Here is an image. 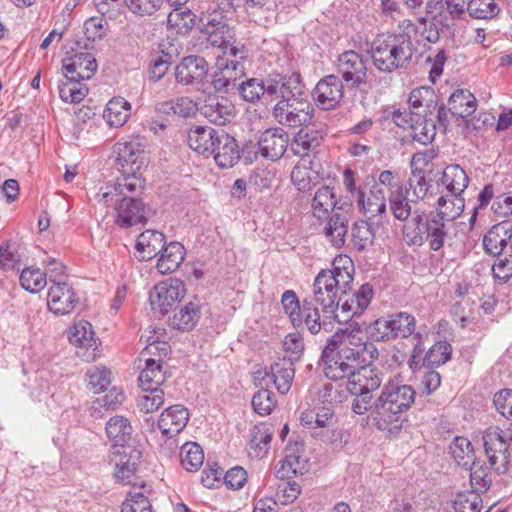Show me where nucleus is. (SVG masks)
Segmentation results:
<instances>
[{
  "label": "nucleus",
  "instance_id": "nucleus-1",
  "mask_svg": "<svg viewBox=\"0 0 512 512\" xmlns=\"http://www.w3.org/2000/svg\"><path fill=\"white\" fill-rule=\"evenodd\" d=\"M446 198L439 197L436 211L425 213L414 209L412 218L403 227V239L408 246H421L425 241L433 251H439L451 239V231L455 230L454 218L461 214L453 213L447 208Z\"/></svg>",
  "mask_w": 512,
  "mask_h": 512
},
{
  "label": "nucleus",
  "instance_id": "nucleus-2",
  "mask_svg": "<svg viewBox=\"0 0 512 512\" xmlns=\"http://www.w3.org/2000/svg\"><path fill=\"white\" fill-rule=\"evenodd\" d=\"M354 270V263L349 256H336L331 269L321 270L315 277L313 295L304 299L320 306L325 318H337V293L341 291L346 295L353 282Z\"/></svg>",
  "mask_w": 512,
  "mask_h": 512
},
{
  "label": "nucleus",
  "instance_id": "nucleus-3",
  "mask_svg": "<svg viewBox=\"0 0 512 512\" xmlns=\"http://www.w3.org/2000/svg\"><path fill=\"white\" fill-rule=\"evenodd\" d=\"M415 398L416 391L411 385L395 380L386 382L375 399L374 421L377 428L382 431L400 429Z\"/></svg>",
  "mask_w": 512,
  "mask_h": 512
},
{
  "label": "nucleus",
  "instance_id": "nucleus-4",
  "mask_svg": "<svg viewBox=\"0 0 512 512\" xmlns=\"http://www.w3.org/2000/svg\"><path fill=\"white\" fill-rule=\"evenodd\" d=\"M415 52L412 39L391 33L378 35L370 49L373 65L383 73L407 69Z\"/></svg>",
  "mask_w": 512,
  "mask_h": 512
},
{
  "label": "nucleus",
  "instance_id": "nucleus-5",
  "mask_svg": "<svg viewBox=\"0 0 512 512\" xmlns=\"http://www.w3.org/2000/svg\"><path fill=\"white\" fill-rule=\"evenodd\" d=\"M314 106L305 95L279 100L272 108L275 121L288 128H298L311 123L314 116Z\"/></svg>",
  "mask_w": 512,
  "mask_h": 512
},
{
  "label": "nucleus",
  "instance_id": "nucleus-6",
  "mask_svg": "<svg viewBox=\"0 0 512 512\" xmlns=\"http://www.w3.org/2000/svg\"><path fill=\"white\" fill-rule=\"evenodd\" d=\"M482 440L490 468L498 475L508 473L512 450L504 430L491 426L485 430Z\"/></svg>",
  "mask_w": 512,
  "mask_h": 512
},
{
  "label": "nucleus",
  "instance_id": "nucleus-7",
  "mask_svg": "<svg viewBox=\"0 0 512 512\" xmlns=\"http://www.w3.org/2000/svg\"><path fill=\"white\" fill-rule=\"evenodd\" d=\"M183 281L169 278L154 286L149 295V301L154 313L166 315L185 295Z\"/></svg>",
  "mask_w": 512,
  "mask_h": 512
},
{
  "label": "nucleus",
  "instance_id": "nucleus-8",
  "mask_svg": "<svg viewBox=\"0 0 512 512\" xmlns=\"http://www.w3.org/2000/svg\"><path fill=\"white\" fill-rule=\"evenodd\" d=\"M114 153L117 169L122 175L120 178L139 177L140 170L146 167L145 152L137 142H118L115 144Z\"/></svg>",
  "mask_w": 512,
  "mask_h": 512
},
{
  "label": "nucleus",
  "instance_id": "nucleus-9",
  "mask_svg": "<svg viewBox=\"0 0 512 512\" xmlns=\"http://www.w3.org/2000/svg\"><path fill=\"white\" fill-rule=\"evenodd\" d=\"M337 72L351 88H359L367 82L365 62L356 51H345L339 56Z\"/></svg>",
  "mask_w": 512,
  "mask_h": 512
},
{
  "label": "nucleus",
  "instance_id": "nucleus-10",
  "mask_svg": "<svg viewBox=\"0 0 512 512\" xmlns=\"http://www.w3.org/2000/svg\"><path fill=\"white\" fill-rule=\"evenodd\" d=\"M145 188V180L141 177L132 178H117L114 184H107L101 187L100 191L96 193L95 199L104 204L105 206H114L116 210L117 203L127 191L129 194H137L142 192Z\"/></svg>",
  "mask_w": 512,
  "mask_h": 512
},
{
  "label": "nucleus",
  "instance_id": "nucleus-11",
  "mask_svg": "<svg viewBox=\"0 0 512 512\" xmlns=\"http://www.w3.org/2000/svg\"><path fill=\"white\" fill-rule=\"evenodd\" d=\"M306 94V86L298 72L291 74L272 73L268 76V95L283 99Z\"/></svg>",
  "mask_w": 512,
  "mask_h": 512
},
{
  "label": "nucleus",
  "instance_id": "nucleus-12",
  "mask_svg": "<svg viewBox=\"0 0 512 512\" xmlns=\"http://www.w3.org/2000/svg\"><path fill=\"white\" fill-rule=\"evenodd\" d=\"M313 99L323 110H333L344 97L342 81L336 75H327L320 79L312 92Z\"/></svg>",
  "mask_w": 512,
  "mask_h": 512
},
{
  "label": "nucleus",
  "instance_id": "nucleus-13",
  "mask_svg": "<svg viewBox=\"0 0 512 512\" xmlns=\"http://www.w3.org/2000/svg\"><path fill=\"white\" fill-rule=\"evenodd\" d=\"M257 145L262 157L271 161H278L287 151L290 145V137L282 127L269 128L260 134Z\"/></svg>",
  "mask_w": 512,
  "mask_h": 512
},
{
  "label": "nucleus",
  "instance_id": "nucleus-14",
  "mask_svg": "<svg viewBox=\"0 0 512 512\" xmlns=\"http://www.w3.org/2000/svg\"><path fill=\"white\" fill-rule=\"evenodd\" d=\"M385 378L383 369L374 365H363L357 367L346 383L347 391H360L362 393L373 394L378 390Z\"/></svg>",
  "mask_w": 512,
  "mask_h": 512
},
{
  "label": "nucleus",
  "instance_id": "nucleus-15",
  "mask_svg": "<svg viewBox=\"0 0 512 512\" xmlns=\"http://www.w3.org/2000/svg\"><path fill=\"white\" fill-rule=\"evenodd\" d=\"M198 110L204 118L216 125H225L235 117L232 101L216 94L206 96Z\"/></svg>",
  "mask_w": 512,
  "mask_h": 512
},
{
  "label": "nucleus",
  "instance_id": "nucleus-16",
  "mask_svg": "<svg viewBox=\"0 0 512 512\" xmlns=\"http://www.w3.org/2000/svg\"><path fill=\"white\" fill-rule=\"evenodd\" d=\"M209 71L208 62L204 57L189 55L175 67V79L182 85H197L204 82Z\"/></svg>",
  "mask_w": 512,
  "mask_h": 512
},
{
  "label": "nucleus",
  "instance_id": "nucleus-17",
  "mask_svg": "<svg viewBox=\"0 0 512 512\" xmlns=\"http://www.w3.org/2000/svg\"><path fill=\"white\" fill-rule=\"evenodd\" d=\"M116 206V223L122 228H128L139 223H145L146 207L136 194H129L127 191L120 198Z\"/></svg>",
  "mask_w": 512,
  "mask_h": 512
},
{
  "label": "nucleus",
  "instance_id": "nucleus-18",
  "mask_svg": "<svg viewBox=\"0 0 512 512\" xmlns=\"http://www.w3.org/2000/svg\"><path fill=\"white\" fill-rule=\"evenodd\" d=\"M69 342L77 347L78 357L89 362L95 360L97 356L98 343L94 337L92 325L87 321L76 323L69 331Z\"/></svg>",
  "mask_w": 512,
  "mask_h": 512
},
{
  "label": "nucleus",
  "instance_id": "nucleus-19",
  "mask_svg": "<svg viewBox=\"0 0 512 512\" xmlns=\"http://www.w3.org/2000/svg\"><path fill=\"white\" fill-rule=\"evenodd\" d=\"M62 70L65 79L89 80L97 71V62L90 53H75L62 60Z\"/></svg>",
  "mask_w": 512,
  "mask_h": 512
},
{
  "label": "nucleus",
  "instance_id": "nucleus-20",
  "mask_svg": "<svg viewBox=\"0 0 512 512\" xmlns=\"http://www.w3.org/2000/svg\"><path fill=\"white\" fill-rule=\"evenodd\" d=\"M483 246L489 255L512 254V225L508 221L494 225L485 234Z\"/></svg>",
  "mask_w": 512,
  "mask_h": 512
},
{
  "label": "nucleus",
  "instance_id": "nucleus-21",
  "mask_svg": "<svg viewBox=\"0 0 512 512\" xmlns=\"http://www.w3.org/2000/svg\"><path fill=\"white\" fill-rule=\"evenodd\" d=\"M216 69L212 78V86L217 92L229 93L236 90L246 76L245 65L237 62L229 65L227 61L224 64L223 60H216Z\"/></svg>",
  "mask_w": 512,
  "mask_h": 512
},
{
  "label": "nucleus",
  "instance_id": "nucleus-22",
  "mask_svg": "<svg viewBox=\"0 0 512 512\" xmlns=\"http://www.w3.org/2000/svg\"><path fill=\"white\" fill-rule=\"evenodd\" d=\"M78 303L73 288L66 282L53 284L48 291L47 304L51 312L57 315L70 313Z\"/></svg>",
  "mask_w": 512,
  "mask_h": 512
},
{
  "label": "nucleus",
  "instance_id": "nucleus-23",
  "mask_svg": "<svg viewBox=\"0 0 512 512\" xmlns=\"http://www.w3.org/2000/svg\"><path fill=\"white\" fill-rule=\"evenodd\" d=\"M216 164L221 168H231L240 159V150L236 139L221 129L218 137L212 146Z\"/></svg>",
  "mask_w": 512,
  "mask_h": 512
},
{
  "label": "nucleus",
  "instance_id": "nucleus-24",
  "mask_svg": "<svg viewBox=\"0 0 512 512\" xmlns=\"http://www.w3.org/2000/svg\"><path fill=\"white\" fill-rule=\"evenodd\" d=\"M295 375V368L291 357L282 358L270 366L265 373L263 380L266 384L273 383L281 394H286L291 386Z\"/></svg>",
  "mask_w": 512,
  "mask_h": 512
},
{
  "label": "nucleus",
  "instance_id": "nucleus-25",
  "mask_svg": "<svg viewBox=\"0 0 512 512\" xmlns=\"http://www.w3.org/2000/svg\"><path fill=\"white\" fill-rule=\"evenodd\" d=\"M189 412L183 405L177 404L164 410L158 420L162 435L177 436L187 425Z\"/></svg>",
  "mask_w": 512,
  "mask_h": 512
},
{
  "label": "nucleus",
  "instance_id": "nucleus-26",
  "mask_svg": "<svg viewBox=\"0 0 512 512\" xmlns=\"http://www.w3.org/2000/svg\"><path fill=\"white\" fill-rule=\"evenodd\" d=\"M304 443H289L285 449V457L280 461L281 467L277 471L280 478L290 477L291 475L303 474L307 469V459L302 455Z\"/></svg>",
  "mask_w": 512,
  "mask_h": 512
},
{
  "label": "nucleus",
  "instance_id": "nucleus-27",
  "mask_svg": "<svg viewBox=\"0 0 512 512\" xmlns=\"http://www.w3.org/2000/svg\"><path fill=\"white\" fill-rule=\"evenodd\" d=\"M441 182L450 192L451 197H455V200L458 201V211L462 212L464 203L460 196L469 183L465 170L458 164L448 165L443 171Z\"/></svg>",
  "mask_w": 512,
  "mask_h": 512
},
{
  "label": "nucleus",
  "instance_id": "nucleus-28",
  "mask_svg": "<svg viewBox=\"0 0 512 512\" xmlns=\"http://www.w3.org/2000/svg\"><path fill=\"white\" fill-rule=\"evenodd\" d=\"M321 359L324 363L325 376L333 381L348 379L355 370L350 362L342 360L338 354L334 353V348L329 342L322 351Z\"/></svg>",
  "mask_w": 512,
  "mask_h": 512
},
{
  "label": "nucleus",
  "instance_id": "nucleus-29",
  "mask_svg": "<svg viewBox=\"0 0 512 512\" xmlns=\"http://www.w3.org/2000/svg\"><path fill=\"white\" fill-rule=\"evenodd\" d=\"M221 129L210 126H193L187 135L188 146L198 154L211 156L212 146L215 143Z\"/></svg>",
  "mask_w": 512,
  "mask_h": 512
},
{
  "label": "nucleus",
  "instance_id": "nucleus-30",
  "mask_svg": "<svg viewBox=\"0 0 512 512\" xmlns=\"http://www.w3.org/2000/svg\"><path fill=\"white\" fill-rule=\"evenodd\" d=\"M357 202L369 219L386 217V197L379 185L376 184L371 187L367 198L362 190H358Z\"/></svg>",
  "mask_w": 512,
  "mask_h": 512
},
{
  "label": "nucleus",
  "instance_id": "nucleus-31",
  "mask_svg": "<svg viewBox=\"0 0 512 512\" xmlns=\"http://www.w3.org/2000/svg\"><path fill=\"white\" fill-rule=\"evenodd\" d=\"M166 245L165 236L157 230H146L136 241L137 257L141 261H148L157 256Z\"/></svg>",
  "mask_w": 512,
  "mask_h": 512
},
{
  "label": "nucleus",
  "instance_id": "nucleus-32",
  "mask_svg": "<svg viewBox=\"0 0 512 512\" xmlns=\"http://www.w3.org/2000/svg\"><path fill=\"white\" fill-rule=\"evenodd\" d=\"M299 318L301 323L292 326L296 329L306 327L312 335H317L321 330L329 331V326L332 323V319L324 316L321 318L318 307L312 304L311 300L305 299L302 300V310Z\"/></svg>",
  "mask_w": 512,
  "mask_h": 512
},
{
  "label": "nucleus",
  "instance_id": "nucleus-33",
  "mask_svg": "<svg viewBox=\"0 0 512 512\" xmlns=\"http://www.w3.org/2000/svg\"><path fill=\"white\" fill-rule=\"evenodd\" d=\"M132 432V425L129 419L124 416L111 417L105 425V433L112 443V449L130 446Z\"/></svg>",
  "mask_w": 512,
  "mask_h": 512
},
{
  "label": "nucleus",
  "instance_id": "nucleus-34",
  "mask_svg": "<svg viewBox=\"0 0 512 512\" xmlns=\"http://www.w3.org/2000/svg\"><path fill=\"white\" fill-rule=\"evenodd\" d=\"M221 13H211L201 18L203 31L208 35V41L213 45V40L232 39L235 37L234 28L227 24Z\"/></svg>",
  "mask_w": 512,
  "mask_h": 512
},
{
  "label": "nucleus",
  "instance_id": "nucleus-35",
  "mask_svg": "<svg viewBox=\"0 0 512 512\" xmlns=\"http://www.w3.org/2000/svg\"><path fill=\"white\" fill-rule=\"evenodd\" d=\"M323 141L319 131L312 129H300L290 142V150L296 156H309L315 153Z\"/></svg>",
  "mask_w": 512,
  "mask_h": 512
},
{
  "label": "nucleus",
  "instance_id": "nucleus-36",
  "mask_svg": "<svg viewBox=\"0 0 512 512\" xmlns=\"http://www.w3.org/2000/svg\"><path fill=\"white\" fill-rule=\"evenodd\" d=\"M156 268L161 274H169L176 271L185 258V248L177 241L166 244L160 252Z\"/></svg>",
  "mask_w": 512,
  "mask_h": 512
},
{
  "label": "nucleus",
  "instance_id": "nucleus-37",
  "mask_svg": "<svg viewBox=\"0 0 512 512\" xmlns=\"http://www.w3.org/2000/svg\"><path fill=\"white\" fill-rule=\"evenodd\" d=\"M337 205L338 201L336 200L334 188L323 185L315 192L312 200L313 215L318 219H328L330 213L334 212L335 209H344L343 205L339 207Z\"/></svg>",
  "mask_w": 512,
  "mask_h": 512
},
{
  "label": "nucleus",
  "instance_id": "nucleus-38",
  "mask_svg": "<svg viewBox=\"0 0 512 512\" xmlns=\"http://www.w3.org/2000/svg\"><path fill=\"white\" fill-rule=\"evenodd\" d=\"M408 103L415 117L432 115L437 108L436 96L430 88L420 87L413 89L409 95Z\"/></svg>",
  "mask_w": 512,
  "mask_h": 512
},
{
  "label": "nucleus",
  "instance_id": "nucleus-39",
  "mask_svg": "<svg viewBox=\"0 0 512 512\" xmlns=\"http://www.w3.org/2000/svg\"><path fill=\"white\" fill-rule=\"evenodd\" d=\"M327 220L328 222L324 228V235L328 238L333 247H343L348 233L349 219L347 215L340 212H334V214L329 216Z\"/></svg>",
  "mask_w": 512,
  "mask_h": 512
},
{
  "label": "nucleus",
  "instance_id": "nucleus-40",
  "mask_svg": "<svg viewBox=\"0 0 512 512\" xmlns=\"http://www.w3.org/2000/svg\"><path fill=\"white\" fill-rule=\"evenodd\" d=\"M414 201V199L408 198L407 187L398 188L397 191L388 193L390 211L394 218L401 222L408 223V221L410 220L409 217L412 218L414 210H412L411 203Z\"/></svg>",
  "mask_w": 512,
  "mask_h": 512
},
{
  "label": "nucleus",
  "instance_id": "nucleus-41",
  "mask_svg": "<svg viewBox=\"0 0 512 512\" xmlns=\"http://www.w3.org/2000/svg\"><path fill=\"white\" fill-rule=\"evenodd\" d=\"M449 112L459 118L472 115L477 106V100L468 90H456L448 100Z\"/></svg>",
  "mask_w": 512,
  "mask_h": 512
},
{
  "label": "nucleus",
  "instance_id": "nucleus-42",
  "mask_svg": "<svg viewBox=\"0 0 512 512\" xmlns=\"http://www.w3.org/2000/svg\"><path fill=\"white\" fill-rule=\"evenodd\" d=\"M163 363L152 358L145 360V367L139 375V385L142 389L159 387L166 381L167 375Z\"/></svg>",
  "mask_w": 512,
  "mask_h": 512
},
{
  "label": "nucleus",
  "instance_id": "nucleus-43",
  "mask_svg": "<svg viewBox=\"0 0 512 512\" xmlns=\"http://www.w3.org/2000/svg\"><path fill=\"white\" fill-rule=\"evenodd\" d=\"M213 46L221 48L222 54L218 55L216 60H223L227 64L234 63L245 65L248 58V50L244 45L237 43L235 37L232 39L213 40Z\"/></svg>",
  "mask_w": 512,
  "mask_h": 512
},
{
  "label": "nucleus",
  "instance_id": "nucleus-44",
  "mask_svg": "<svg viewBox=\"0 0 512 512\" xmlns=\"http://www.w3.org/2000/svg\"><path fill=\"white\" fill-rule=\"evenodd\" d=\"M130 115V104L124 98L111 99L104 110L103 117L111 127L124 125Z\"/></svg>",
  "mask_w": 512,
  "mask_h": 512
},
{
  "label": "nucleus",
  "instance_id": "nucleus-45",
  "mask_svg": "<svg viewBox=\"0 0 512 512\" xmlns=\"http://www.w3.org/2000/svg\"><path fill=\"white\" fill-rule=\"evenodd\" d=\"M273 436V430L267 424L255 425L250 431V449L256 457H264L268 450Z\"/></svg>",
  "mask_w": 512,
  "mask_h": 512
},
{
  "label": "nucleus",
  "instance_id": "nucleus-46",
  "mask_svg": "<svg viewBox=\"0 0 512 512\" xmlns=\"http://www.w3.org/2000/svg\"><path fill=\"white\" fill-rule=\"evenodd\" d=\"M236 90L244 101L258 102L265 93L268 95V78L266 81L258 78H246L240 82Z\"/></svg>",
  "mask_w": 512,
  "mask_h": 512
},
{
  "label": "nucleus",
  "instance_id": "nucleus-47",
  "mask_svg": "<svg viewBox=\"0 0 512 512\" xmlns=\"http://www.w3.org/2000/svg\"><path fill=\"white\" fill-rule=\"evenodd\" d=\"M492 474L489 467L481 461H473L470 466V485L471 490L480 495L489 490L492 485Z\"/></svg>",
  "mask_w": 512,
  "mask_h": 512
},
{
  "label": "nucleus",
  "instance_id": "nucleus-48",
  "mask_svg": "<svg viewBox=\"0 0 512 512\" xmlns=\"http://www.w3.org/2000/svg\"><path fill=\"white\" fill-rule=\"evenodd\" d=\"M181 465L189 472L197 471L203 464L204 453L201 446L195 442L184 443L179 452Z\"/></svg>",
  "mask_w": 512,
  "mask_h": 512
},
{
  "label": "nucleus",
  "instance_id": "nucleus-49",
  "mask_svg": "<svg viewBox=\"0 0 512 512\" xmlns=\"http://www.w3.org/2000/svg\"><path fill=\"white\" fill-rule=\"evenodd\" d=\"M466 12L473 19L491 20L501 12L497 0H469Z\"/></svg>",
  "mask_w": 512,
  "mask_h": 512
},
{
  "label": "nucleus",
  "instance_id": "nucleus-50",
  "mask_svg": "<svg viewBox=\"0 0 512 512\" xmlns=\"http://www.w3.org/2000/svg\"><path fill=\"white\" fill-rule=\"evenodd\" d=\"M200 318V311L198 304L189 302L184 305L179 312L175 313L172 318V325L174 328L182 331L192 330Z\"/></svg>",
  "mask_w": 512,
  "mask_h": 512
},
{
  "label": "nucleus",
  "instance_id": "nucleus-51",
  "mask_svg": "<svg viewBox=\"0 0 512 512\" xmlns=\"http://www.w3.org/2000/svg\"><path fill=\"white\" fill-rule=\"evenodd\" d=\"M429 115H422L416 117L415 121L411 123L412 137L415 141L422 145L431 143L436 135V126L433 119L428 118Z\"/></svg>",
  "mask_w": 512,
  "mask_h": 512
},
{
  "label": "nucleus",
  "instance_id": "nucleus-52",
  "mask_svg": "<svg viewBox=\"0 0 512 512\" xmlns=\"http://www.w3.org/2000/svg\"><path fill=\"white\" fill-rule=\"evenodd\" d=\"M59 96L66 103H79L88 94V88L79 80L65 79L58 84Z\"/></svg>",
  "mask_w": 512,
  "mask_h": 512
},
{
  "label": "nucleus",
  "instance_id": "nucleus-53",
  "mask_svg": "<svg viewBox=\"0 0 512 512\" xmlns=\"http://www.w3.org/2000/svg\"><path fill=\"white\" fill-rule=\"evenodd\" d=\"M394 339L407 338L416 328L415 317L407 312H398L389 316Z\"/></svg>",
  "mask_w": 512,
  "mask_h": 512
},
{
  "label": "nucleus",
  "instance_id": "nucleus-54",
  "mask_svg": "<svg viewBox=\"0 0 512 512\" xmlns=\"http://www.w3.org/2000/svg\"><path fill=\"white\" fill-rule=\"evenodd\" d=\"M375 233L371 225L364 221H356L351 229V240L358 251H363L373 244Z\"/></svg>",
  "mask_w": 512,
  "mask_h": 512
},
{
  "label": "nucleus",
  "instance_id": "nucleus-55",
  "mask_svg": "<svg viewBox=\"0 0 512 512\" xmlns=\"http://www.w3.org/2000/svg\"><path fill=\"white\" fill-rule=\"evenodd\" d=\"M109 457L110 463L115 467L130 466L132 469H137L141 452L133 446L113 448Z\"/></svg>",
  "mask_w": 512,
  "mask_h": 512
},
{
  "label": "nucleus",
  "instance_id": "nucleus-56",
  "mask_svg": "<svg viewBox=\"0 0 512 512\" xmlns=\"http://www.w3.org/2000/svg\"><path fill=\"white\" fill-rule=\"evenodd\" d=\"M196 15L187 7L173 9L168 14L167 24L169 27H175L178 33L188 32L195 26Z\"/></svg>",
  "mask_w": 512,
  "mask_h": 512
},
{
  "label": "nucleus",
  "instance_id": "nucleus-57",
  "mask_svg": "<svg viewBox=\"0 0 512 512\" xmlns=\"http://www.w3.org/2000/svg\"><path fill=\"white\" fill-rule=\"evenodd\" d=\"M449 448L453 459L458 465L466 467L475 461L474 449L467 438L455 437Z\"/></svg>",
  "mask_w": 512,
  "mask_h": 512
},
{
  "label": "nucleus",
  "instance_id": "nucleus-58",
  "mask_svg": "<svg viewBox=\"0 0 512 512\" xmlns=\"http://www.w3.org/2000/svg\"><path fill=\"white\" fill-rule=\"evenodd\" d=\"M20 284L26 291L39 292L47 284L46 273H43L39 268L27 267L20 273Z\"/></svg>",
  "mask_w": 512,
  "mask_h": 512
},
{
  "label": "nucleus",
  "instance_id": "nucleus-59",
  "mask_svg": "<svg viewBox=\"0 0 512 512\" xmlns=\"http://www.w3.org/2000/svg\"><path fill=\"white\" fill-rule=\"evenodd\" d=\"M144 394L138 399V407L144 413H153L164 404L165 393L163 389L155 386L151 389H142Z\"/></svg>",
  "mask_w": 512,
  "mask_h": 512
},
{
  "label": "nucleus",
  "instance_id": "nucleus-60",
  "mask_svg": "<svg viewBox=\"0 0 512 512\" xmlns=\"http://www.w3.org/2000/svg\"><path fill=\"white\" fill-rule=\"evenodd\" d=\"M455 512H480L482 508L481 495L475 491H464L456 494L453 501Z\"/></svg>",
  "mask_w": 512,
  "mask_h": 512
},
{
  "label": "nucleus",
  "instance_id": "nucleus-61",
  "mask_svg": "<svg viewBox=\"0 0 512 512\" xmlns=\"http://www.w3.org/2000/svg\"><path fill=\"white\" fill-rule=\"evenodd\" d=\"M452 347L447 341L435 343L426 353L423 364L427 367L440 366L451 357Z\"/></svg>",
  "mask_w": 512,
  "mask_h": 512
},
{
  "label": "nucleus",
  "instance_id": "nucleus-62",
  "mask_svg": "<svg viewBox=\"0 0 512 512\" xmlns=\"http://www.w3.org/2000/svg\"><path fill=\"white\" fill-rule=\"evenodd\" d=\"M368 338L374 342H388L394 340L390 318L380 317L370 323L366 328Z\"/></svg>",
  "mask_w": 512,
  "mask_h": 512
},
{
  "label": "nucleus",
  "instance_id": "nucleus-63",
  "mask_svg": "<svg viewBox=\"0 0 512 512\" xmlns=\"http://www.w3.org/2000/svg\"><path fill=\"white\" fill-rule=\"evenodd\" d=\"M110 374V371L104 366H93L86 372L88 385L95 393L103 392L111 382Z\"/></svg>",
  "mask_w": 512,
  "mask_h": 512
},
{
  "label": "nucleus",
  "instance_id": "nucleus-64",
  "mask_svg": "<svg viewBox=\"0 0 512 512\" xmlns=\"http://www.w3.org/2000/svg\"><path fill=\"white\" fill-rule=\"evenodd\" d=\"M281 304L291 324L299 325L301 323L299 315L301 314L302 303H300L296 293L293 290H286L281 296Z\"/></svg>",
  "mask_w": 512,
  "mask_h": 512
}]
</instances>
